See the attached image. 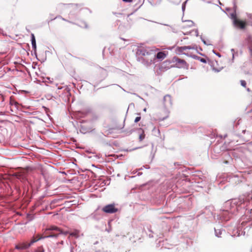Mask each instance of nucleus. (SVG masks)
I'll return each mask as SVG.
<instances>
[{
  "mask_svg": "<svg viewBox=\"0 0 252 252\" xmlns=\"http://www.w3.org/2000/svg\"><path fill=\"white\" fill-rule=\"evenodd\" d=\"M51 231V232L50 233L46 232V234H48V235L45 236V238L57 237L60 234L63 233V231L61 228L54 225L50 226L49 227L46 229L45 231Z\"/></svg>",
  "mask_w": 252,
  "mask_h": 252,
  "instance_id": "obj_1",
  "label": "nucleus"
},
{
  "mask_svg": "<svg viewBox=\"0 0 252 252\" xmlns=\"http://www.w3.org/2000/svg\"><path fill=\"white\" fill-rule=\"evenodd\" d=\"M172 62L175 63V65L178 68H184L188 69L189 68V64L187 62L177 57H174L172 59Z\"/></svg>",
  "mask_w": 252,
  "mask_h": 252,
  "instance_id": "obj_2",
  "label": "nucleus"
},
{
  "mask_svg": "<svg viewBox=\"0 0 252 252\" xmlns=\"http://www.w3.org/2000/svg\"><path fill=\"white\" fill-rule=\"evenodd\" d=\"M232 19L233 20L234 24L241 29H244L246 26V23L245 21L238 19L236 15L232 14Z\"/></svg>",
  "mask_w": 252,
  "mask_h": 252,
  "instance_id": "obj_3",
  "label": "nucleus"
},
{
  "mask_svg": "<svg viewBox=\"0 0 252 252\" xmlns=\"http://www.w3.org/2000/svg\"><path fill=\"white\" fill-rule=\"evenodd\" d=\"M102 211L106 213L113 214L118 211V209L115 207L114 204L105 206L102 209Z\"/></svg>",
  "mask_w": 252,
  "mask_h": 252,
  "instance_id": "obj_4",
  "label": "nucleus"
},
{
  "mask_svg": "<svg viewBox=\"0 0 252 252\" xmlns=\"http://www.w3.org/2000/svg\"><path fill=\"white\" fill-rule=\"evenodd\" d=\"M125 126V121H115L113 124L112 129L119 130L122 129Z\"/></svg>",
  "mask_w": 252,
  "mask_h": 252,
  "instance_id": "obj_5",
  "label": "nucleus"
},
{
  "mask_svg": "<svg viewBox=\"0 0 252 252\" xmlns=\"http://www.w3.org/2000/svg\"><path fill=\"white\" fill-rule=\"evenodd\" d=\"M137 54L140 56L145 57L150 55L151 53L148 48L140 47L137 50Z\"/></svg>",
  "mask_w": 252,
  "mask_h": 252,
  "instance_id": "obj_6",
  "label": "nucleus"
},
{
  "mask_svg": "<svg viewBox=\"0 0 252 252\" xmlns=\"http://www.w3.org/2000/svg\"><path fill=\"white\" fill-rule=\"evenodd\" d=\"M30 244L26 242L19 243L16 245L15 249L17 250H26L30 247Z\"/></svg>",
  "mask_w": 252,
  "mask_h": 252,
  "instance_id": "obj_7",
  "label": "nucleus"
},
{
  "mask_svg": "<svg viewBox=\"0 0 252 252\" xmlns=\"http://www.w3.org/2000/svg\"><path fill=\"white\" fill-rule=\"evenodd\" d=\"M44 238H45V236H43L42 235H40V234H37V235L33 236L32 238V239L30 243H29V244H30V246H31V245H32L34 243L39 241V240H40L41 239Z\"/></svg>",
  "mask_w": 252,
  "mask_h": 252,
  "instance_id": "obj_8",
  "label": "nucleus"
},
{
  "mask_svg": "<svg viewBox=\"0 0 252 252\" xmlns=\"http://www.w3.org/2000/svg\"><path fill=\"white\" fill-rule=\"evenodd\" d=\"M155 57L156 59L162 61L166 57V54L164 52H159Z\"/></svg>",
  "mask_w": 252,
  "mask_h": 252,
  "instance_id": "obj_9",
  "label": "nucleus"
},
{
  "mask_svg": "<svg viewBox=\"0 0 252 252\" xmlns=\"http://www.w3.org/2000/svg\"><path fill=\"white\" fill-rule=\"evenodd\" d=\"M193 26V22L191 21H188L184 23L183 25L182 26V29L183 30H184V31H186V29L188 27H192Z\"/></svg>",
  "mask_w": 252,
  "mask_h": 252,
  "instance_id": "obj_10",
  "label": "nucleus"
},
{
  "mask_svg": "<svg viewBox=\"0 0 252 252\" xmlns=\"http://www.w3.org/2000/svg\"><path fill=\"white\" fill-rule=\"evenodd\" d=\"M31 36H32V47L33 49L35 50L36 46V41H35V36L33 33H32Z\"/></svg>",
  "mask_w": 252,
  "mask_h": 252,
  "instance_id": "obj_11",
  "label": "nucleus"
},
{
  "mask_svg": "<svg viewBox=\"0 0 252 252\" xmlns=\"http://www.w3.org/2000/svg\"><path fill=\"white\" fill-rule=\"evenodd\" d=\"M69 236H73L75 238H78L79 237V231L75 230L74 231L69 233Z\"/></svg>",
  "mask_w": 252,
  "mask_h": 252,
  "instance_id": "obj_12",
  "label": "nucleus"
},
{
  "mask_svg": "<svg viewBox=\"0 0 252 252\" xmlns=\"http://www.w3.org/2000/svg\"><path fill=\"white\" fill-rule=\"evenodd\" d=\"M141 130H142V132L139 136V141H142L145 138V137L144 131L142 129H141Z\"/></svg>",
  "mask_w": 252,
  "mask_h": 252,
  "instance_id": "obj_13",
  "label": "nucleus"
},
{
  "mask_svg": "<svg viewBox=\"0 0 252 252\" xmlns=\"http://www.w3.org/2000/svg\"><path fill=\"white\" fill-rule=\"evenodd\" d=\"M249 48L251 55L252 56V40L251 39H250L249 41Z\"/></svg>",
  "mask_w": 252,
  "mask_h": 252,
  "instance_id": "obj_14",
  "label": "nucleus"
},
{
  "mask_svg": "<svg viewBox=\"0 0 252 252\" xmlns=\"http://www.w3.org/2000/svg\"><path fill=\"white\" fill-rule=\"evenodd\" d=\"M177 50L179 52H183L185 50H186V49H185L184 46H182V47H178L177 48Z\"/></svg>",
  "mask_w": 252,
  "mask_h": 252,
  "instance_id": "obj_15",
  "label": "nucleus"
},
{
  "mask_svg": "<svg viewBox=\"0 0 252 252\" xmlns=\"http://www.w3.org/2000/svg\"><path fill=\"white\" fill-rule=\"evenodd\" d=\"M185 49H195L196 47L195 46H185Z\"/></svg>",
  "mask_w": 252,
  "mask_h": 252,
  "instance_id": "obj_16",
  "label": "nucleus"
},
{
  "mask_svg": "<svg viewBox=\"0 0 252 252\" xmlns=\"http://www.w3.org/2000/svg\"><path fill=\"white\" fill-rule=\"evenodd\" d=\"M44 250L42 246L38 247L36 250V252H44Z\"/></svg>",
  "mask_w": 252,
  "mask_h": 252,
  "instance_id": "obj_17",
  "label": "nucleus"
},
{
  "mask_svg": "<svg viewBox=\"0 0 252 252\" xmlns=\"http://www.w3.org/2000/svg\"><path fill=\"white\" fill-rule=\"evenodd\" d=\"M240 82H241V85L243 87H246V84H246V82L245 81H244V80H241Z\"/></svg>",
  "mask_w": 252,
  "mask_h": 252,
  "instance_id": "obj_18",
  "label": "nucleus"
},
{
  "mask_svg": "<svg viewBox=\"0 0 252 252\" xmlns=\"http://www.w3.org/2000/svg\"><path fill=\"white\" fill-rule=\"evenodd\" d=\"M198 59L202 63H206V60L204 58L198 57Z\"/></svg>",
  "mask_w": 252,
  "mask_h": 252,
  "instance_id": "obj_19",
  "label": "nucleus"
},
{
  "mask_svg": "<svg viewBox=\"0 0 252 252\" xmlns=\"http://www.w3.org/2000/svg\"><path fill=\"white\" fill-rule=\"evenodd\" d=\"M171 63V62L169 60H166L163 62L162 64L166 65L167 64H169Z\"/></svg>",
  "mask_w": 252,
  "mask_h": 252,
  "instance_id": "obj_20",
  "label": "nucleus"
},
{
  "mask_svg": "<svg viewBox=\"0 0 252 252\" xmlns=\"http://www.w3.org/2000/svg\"><path fill=\"white\" fill-rule=\"evenodd\" d=\"M141 120V117L140 116H138V117H136V118L135 119V120H134V122L135 123H137L139 121H140Z\"/></svg>",
  "mask_w": 252,
  "mask_h": 252,
  "instance_id": "obj_21",
  "label": "nucleus"
},
{
  "mask_svg": "<svg viewBox=\"0 0 252 252\" xmlns=\"http://www.w3.org/2000/svg\"><path fill=\"white\" fill-rule=\"evenodd\" d=\"M170 98H171L170 96L167 95H166V96H164V100L165 101H166L167 99H168L169 100H170Z\"/></svg>",
  "mask_w": 252,
  "mask_h": 252,
  "instance_id": "obj_22",
  "label": "nucleus"
},
{
  "mask_svg": "<svg viewBox=\"0 0 252 252\" xmlns=\"http://www.w3.org/2000/svg\"><path fill=\"white\" fill-rule=\"evenodd\" d=\"M124 2H131L133 0H123Z\"/></svg>",
  "mask_w": 252,
  "mask_h": 252,
  "instance_id": "obj_23",
  "label": "nucleus"
},
{
  "mask_svg": "<svg viewBox=\"0 0 252 252\" xmlns=\"http://www.w3.org/2000/svg\"><path fill=\"white\" fill-rule=\"evenodd\" d=\"M62 234V233H61ZM63 234H69V232L68 231H65V232H63Z\"/></svg>",
  "mask_w": 252,
  "mask_h": 252,
  "instance_id": "obj_24",
  "label": "nucleus"
},
{
  "mask_svg": "<svg viewBox=\"0 0 252 252\" xmlns=\"http://www.w3.org/2000/svg\"><path fill=\"white\" fill-rule=\"evenodd\" d=\"M224 163H225V164H227L228 163V161L227 160H225L224 161Z\"/></svg>",
  "mask_w": 252,
  "mask_h": 252,
  "instance_id": "obj_25",
  "label": "nucleus"
},
{
  "mask_svg": "<svg viewBox=\"0 0 252 252\" xmlns=\"http://www.w3.org/2000/svg\"><path fill=\"white\" fill-rule=\"evenodd\" d=\"M152 60H151V61H150V64H151V63H152Z\"/></svg>",
  "mask_w": 252,
  "mask_h": 252,
  "instance_id": "obj_26",
  "label": "nucleus"
}]
</instances>
